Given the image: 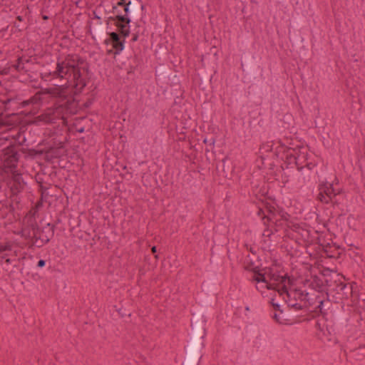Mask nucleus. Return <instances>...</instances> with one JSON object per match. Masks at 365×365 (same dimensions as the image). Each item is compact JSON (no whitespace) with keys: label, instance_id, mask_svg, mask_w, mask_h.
I'll return each mask as SVG.
<instances>
[{"label":"nucleus","instance_id":"ddd939ff","mask_svg":"<svg viewBox=\"0 0 365 365\" xmlns=\"http://www.w3.org/2000/svg\"><path fill=\"white\" fill-rule=\"evenodd\" d=\"M11 68H14L18 72L27 71L24 66V58L22 56H20L17 58L16 62L11 66Z\"/></svg>","mask_w":365,"mask_h":365},{"label":"nucleus","instance_id":"1a4fd4ad","mask_svg":"<svg viewBox=\"0 0 365 365\" xmlns=\"http://www.w3.org/2000/svg\"><path fill=\"white\" fill-rule=\"evenodd\" d=\"M108 35L111 37V44L113 46V48L115 50V51L113 50H108V53L118 54L124 48L125 40L120 38V36H122L120 33L118 34L113 31L108 33Z\"/></svg>","mask_w":365,"mask_h":365},{"label":"nucleus","instance_id":"423d86ee","mask_svg":"<svg viewBox=\"0 0 365 365\" xmlns=\"http://www.w3.org/2000/svg\"><path fill=\"white\" fill-rule=\"evenodd\" d=\"M319 192L317 197V200L326 204L332 202L333 198L336 195L334 192L333 185L327 182L319 185Z\"/></svg>","mask_w":365,"mask_h":365},{"label":"nucleus","instance_id":"de8ad7c7","mask_svg":"<svg viewBox=\"0 0 365 365\" xmlns=\"http://www.w3.org/2000/svg\"><path fill=\"white\" fill-rule=\"evenodd\" d=\"M6 262L9 263L10 262V259H6Z\"/></svg>","mask_w":365,"mask_h":365},{"label":"nucleus","instance_id":"c9c22d12","mask_svg":"<svg viewBox=\"0 0 365 365\" xmlns=\"http://www.w3.org/2000/svg\"><path fill=\"white\" fill-rule=\"evenodd\" d=\"M252 264H253V263L251 262L250 264H248L247 266L245 267V269H247V270H251L252 269V268H251Z\"/></svg>","mask_w":365,"mask_h":365},{"label":"nucleus","instance_id":"49530a36","mask_svg":"<svg viewBox=\"0 0 365 365\" xmlns=\"http://www.w3.org/2000/svg\"><path fill=\"white\" fill-rule=\"evenodd\" d=\"M204 143H207V139H205V140H204Z\"/></svg>","mask_w":365,"mask_h":365},{"label":"nucleus","instance_id":"c85d7f7f","mask_svg":"<svg viewBox=\"0 0 365 365\" xmlns=\"http://www.w3.org/2000/svg\"><path fill=\"white\" fill-rule=\"evenodd\" d=\"M272 318L278 323H282L280 319H279V316L277 314V313H274L272 316Z\"/></svg>","mask_w":365,"mask_h":365},{"label":"nucleus","instance_id":"4c0bfd02","mask_svg":"<svg viewBox=\"0 0 365 365\" xmlns=\"http://www.w3.org/2000/svg\"><path fill=\"white\" fill-rule=\"evenodd\" d=\"M16 20H18L19 21H23V18L21 16H18L16 17Z\"/></svg>","mask_w":365,"mask_h":365},{"label":"nucleus","instance_id":"a19ab883","mask_svg":"<svg viewBox=\"0 0 365 365\" xmlns=\"http://www.w3.org/2000/svg\"><path fill=\"white\" fill-rule=\"evenodd\" d=\"M48 19V17L47 16H46V15L43 16V20H47Z\"/></svg>","mask_w":365,"mask_h":365},{"label":"nucleus","instance_id":"f03ea898","mask_svg":"<svg viewBox=\"0 0 365 365\" xmlns=\"http://www.w3.org/2000/svg\"><path fill=\"white\" fill-rule=\"evenodd\" d=\"M205 324L206 321L203 316L197 314L195 317L192 323L194 329L193 338L187 350L185 364L195 365L197 360L198 362L200 361L202 356H198L197 351L205 347L204 342L200 341V339L202 341L206 336Z\"/></svg>","mask_w":365,"mask_h":365},{"label":"nucleus","instance_id":"f257e3e1","mask_svg":"<svg viewBox=\"0 0 365 365\" xmlns=\"http://www.w3.org/2000/svg\"><path fill=\"white\" fill-rule=\"evenodd\" d=\"M89 73L88 63L77 54H68L64 58H58L56 69L48 75L53 78L68 80L73 77V86L66 84L48 88L46 91L55 99L54 113L61 115H75L78 111V101L74 96L81 93L86 86Z\"/></svg>","mask_w":365,"mask_h":365},{"label":"nucleus","instance_id":"2eb2a0df","mask_svg":"<svg viewBox=\"0 0 365 365\" xmlns=\"http://www.w3.org/2000/svg\"><path fill=\"white\" fill-rule=\"evenodd\" d=\"M34 237L33 239H39L41 238L42 236H45L48 233V228L46 227L41 229L38 224H36L35 230H34Z\"/></svg>","mask_w":365,"mask_h":365},{"label":"nucleus","instance_id":"7ed1b4c3","mask_svg":"<svg viewBox=\"0 0 365 365\" xmlns=\"http://www.w3.org/2000/svg\"><path fill=\"white\" fill-rule=\"evenodd\" d=\"M125 6L124 4V0H117L116 3H113L112 6V10L110 13L113 16H110L108 19V22L110 21H113L115 26L118 28V31L122 36L125 38L130 34V24L131 19L130 17H124L123 7Z\"/></svg>","mask_w":365,"mask_h":365},{"label":"nucleus","instance_id":"b1692460","mask_svg":"<svg viewBox=\"0 0 365 365\" xmlns=\"http://www.w3.org/2000/svg\"><path fill=\"white\" fill-rule=\"evenodd\" d=\"M11 245L10 243H6L5 245L0 244V253L6 250H11Z\"/></svg>","mask_w":365,"mask_h":365},{"label":"nucleus","instance_id":"a211bd4d","mask_svg":"<svg viewBox=\"0 0 365 365\" xmlns=\"http://www.w3.org/2000/svg\"><path fill=\"white\" fill-rule=\"evenodd\" d=\"M317 299H319V301H318L319 304L315 307V312H320L324 317L327 314V313L324 312V311H323L324 301L321 299L320 297H317Z\"/></svg>","mask_w":365,"mask_h":365},{"label":"nucleus","instance_id":"9b49d317","mask_svg":"<svg viewBox=\"0 0 365 365\" xmlns=\"http://www.w3.org/2000/svg\"><path fill=\"white\" fill-rule=\"evenodd\" d=\"M290 227L296 233L297 240H302L304 242H309L311 241L310 230L308 229L299 224H293Z\"/></svg>","mask_w":365,"mask_h":365},{"label":"nucleus","instance_id":"bb28decb","mask_svg":"<svg viewBox=\"0 0 365 365\" xmlns=\"http://www.w3.org/2000/svg\"><path fill=\"white\" fill-rule=\"evenodd\" d=\"M45 264H46V261L43 259H40V260H38V262L37 263V267L41 268V267H44Z\"/></svg>","mask_w":365,"mask_h":365},{"label":"nucleus","instance_id":"e433bc0d","mask_svg":"<svg viewBox=\"0 0 365 365\" xmlns=\"http://www.w3.org/2000/svg\"><path fill=\"white\" fill-rule=\"evenodd\" d=\"M151 251L153 254L156 253L157 252V249H156V247L155 246H153L152 248H151Z\"/></svg>","mask_w":365,"mask_h":365},{"label":"nucleus","instance_id":"37998d69","mask_svg":"<svg viewBox=\"0 0 365 365\" xmlns=\"http://www.w3.org/2000/svg\"><path fill=\"white\" fill-rule=\"evenodd\" d=\"M250 251L252 253L255 254V252L253 251V250H252V247H250Z\"/></svg>","mask_w":365,"mask_h":365},{"label":"nucleus","instance_id":"4468645a","mask_svg":"<svg viewBox=\"0 0 365 365\" xmlns=\"http://www.w3.org/2000/svg\"><path fill=\"white\" fill-rule=\"evenodd\" d=\"M254 280L256 281L257 282L266 283V287L267 289H275V287H274V284H271V283L268 282V280H267V277H265L264 274L260 273L259 275L255 276L254 277Z\"/></svg>","mask_w":365,"mask_h":365},{"label":"nucleus","instance_id":"6e6552de","mask_svg":"<svg viewBox=\"0 0 365 365\" xmlns=\"http://www.w3.org/2000/svg\"><path fill=\"white\" fill-rule=\"evenodd\" d=\"M140 0H124V4L125 5L123 7L124 17H129L130 13L132 16H136L139 12L140 6H141V9H144V6L140 5Z\"/></svg>","mask_w":365,"mask_h":365},{"label":"nucleus","instance_id":"a878e982","mask_svg":"<svg viewBox=\"0 0 365 365\" xmlns=\"http://www.w3.org/2000/svg\"><path fill=\"white\" fill-rule=\"evenodd\" d=\"M92 103L93 101L91 99H88L86 102L83 103V106L84 108H88L91 106Z\"/></svg>","mask_w":365,"mask_h":365},{"label":"nucleus","instance_id":"c03bdc74","mask_svg":"<svg viewBox=\"0 0 365 365\" xmlns=\"http://www.w3.org/2000/svg\"><path fill=\"white\" fill-rule=\"evenodd\" d=\"M78 131H79L80 133H82V132L83 131V128L80 129Z\"/></svg>","mask_w":365,"mask_h":365},{"label":"nucleus","instance_id":"0eeeda50","mask_svg":"<svg viewBox=\"0 0 365 365\" xmlns=\"http://www.w3.org/2000/svg\"><path fill=\"white\" fill-rule=\"evenodd\" d=\"M46 228H48V233L45 236H42L41 238L32 239L29 242V248H34V247L38 248L42 247L50 241L51 237H52L54 234L55 225L48 223Z\"/></svg>","mask_w":365,"mask_h":365},{"label":"nucleus","instance_id":"f3484780","mask_svg":"<svg viewBox=\"0 0 365 365\" xmlns=\"http://www.w3.org/2000/svg\"><path fill=\"white\" fill-rule=\"evenodd\" d=\"M274 287H275V289H274L277 290L280 295L286 294L287 298H289L291 297L292 293H289L288 292L287 288L286 285L284 284V283L283 284L282 287H279V285L278 284H274Z\"/></svg>","mask_w":365,"mask_h":365},{"label":"nucleus","instance_id":"79ce46f5","mask_svg":"<svg viewBox=\"0 0 365 365\" xmlns=\"http://www.w3.org/2000/svg\"><path fill=\"white\" fill-rule=\"evenodd\" d=\"M11 99H7L6 101L5 102V103L6 104L7 103H10L11 102Z\"/></svg>","mask_w":365,"mask_h":365},{"label":"nucleus","instance_id":"f8f14e48","mask_svg":"<svg viewBox=\"0 0 365 365\" xmlns=\"http://www.w3.org/2000/svg\"><path fill=\"white\" fill-rule=\"evenodd\" d=\"M310 286L317 290L318 292H323V287H324V282H323V280L317 277V276H314L312 277V281L310 284Z\"/></svg>","mask_w":365,"mask_h":365},{"label":"nucleus","instance_id":"cd10ccee","mask_svg":"<svg viewBox=\"0 0 365 365\" xmlns=\"http://www.w3.org/2000/svg\"><path fill=\"white\" fill-rule=\"evenodd\" d=\"M251 271L253 272L256 275H259L261 273L259 267L252 268Z\"/></svg>","mask_w":365,"mask_h":365},{"label":"nucleus","instance_id":"aec40b11","mask_svg":"<svg viewBox=\"0 0 365 365\" xmlns=\"http://www.w3.org/2000/svg\"><path fill=\"white\" fill-rule=\"evenodd\" d=\"M326 330L327 331V332L329 333V334L331 335V334H336V329L334 328V325L331 324V322L330 321H328L327 319H326Z\"/></svg>","mask_w":365,"mask_h":365},{"label":"nucleus","instance_id":"2f4dec72","mask_svg":"<svg viewBox=\"0 0 365 365\" xmlns=\"http://www.w3.org/2000/svg\"><path fill=\"white\" fill-rule=\"evenodd\" d=\"M339 287L340 288L341 290H344V289L347 288V285L346 284L341 283L339 285Z\"/></svg>","mask_w":365,"mask_h":365},{"label":"nucleus","instance_id":"5701e85b","mask_svg":"<svg viewBox=\"0 0 365 365\" xmlns=\"http://www.w3.org/2000/svg\"><path fill=\"white\" fill-rule=\"evenodd\" d=\"M62 148H63L62 145H61L59 148H55L53 147H50L48 150V153H50L52 156L57 157L60 154L59 150L61 149Z\"/></svg>","mask_w":365,"mask_h":365},{"label":"nucleus","instance_id":"a18cd8bd","mask_svg":"<svg viewBox=\"0 0 365 365\" xmlns=\"http://www.w3.org/2000/svg\"><path fill=\"white\" fill-rule=\"evenodd\" d=\"M297 290H295V291L294 292V293H293V294H294V295H296V294H297Z\"/></svg>","mask_w":365,"mask_h":365},{"label":"nucleus","instance_id":"6ab92c4d","mask_svg":"<svg viewBox=\"0 0 365 365\" xmlns=\"http://www.w3.org/2000/svg\"><path fill=\"white\" fill-rule=\"evenodd\" d=\"M9 29V24L8 22L5 20L4 17H3L0 14V32H5Z\"/></svg>","mask_w":365,"mask_h":365},{"label":"nucleus","instance_id":"9d476101","mask_svg":"<svg viewBox=\"0 0 365 365\" xmlns=\"http://www.w3.org/2000/svg\"><path fill=\"white\" fill-rule=\"evenodd\" d=\"M36 221L33 217H29L26 222L24 224V226L20 232V235L25 239H29L30 241L34 237V230H35Z\"/></svg>","mask_w":365,"mask_h":365},{"label":"nucleus","instance_id":"58836bf2","mask_svg":"<svg viewBox=\"0 0 365 365\" xmlns=\"http://www.w3.org/2000/svg\"><path fill=\"white\" fill-rule=\"evenodd\" d=\"M93 15H94V18H95V19H101V17H100V16H98L96 14V12H93Z\"/></svg>","mask_w":365,"mask_h":365},{"label":"nucleus","instance_id":"72a5a7b5","mask_svg":"<svg viewBox=\"0 0 365 365\" xmlns=\"http://www.w3.org/2000/svg\"><path fill=\"white\" fill-rule=\"evenodd\" d=\"M296 160H297V158H296V157H295V156H294V155H290V157H289V160H290L291 162H292V161H294V162H295V163H297Z\"/></svg>","mask_w":365,"mask_h":365},{"label":"nucleus","instance_id":"4be33fe9","mask_svg":"<svg viewBox=\"0 0 365 365\" xmlns=\"http://www.w3.org/2000/svg\"><path fill=\"white\" fill-rule=\"evenodd\" d=\"M96 34L98 38H103L105 36V29L103 25L101 23L97 27Z\"/></svg>","mask_w":365,"mask_h":365},{"label":"nucleus","instance_id":"393cba45","mask_svg":"<svg viewBox=\"0 0 365 365\" xmlns=\"http://www.w3.org/2000/svg\"><path fill=\"white\" fill-rule=\"evenodd\" d=\"M271 304L273 307L274 310L279 311L281 313H282V310L280 309V305L278 303H274L273 299L271 301Z\"/></svg>","mask_w":365,"mask_h":365},{"label":"nucleus","instance_id":"ea45409f","mask_svg":"<svg viewBox=\"0 0 365 365\" xmlns=\"http://www.w3.org/2000/svg\"><path fill=\"white\" fill-rule=\"evenodd\" d=\"M30 61H31V60H30L29 58H28V59H24V64H25V63H29V62H30Z\"/></svg>","mask_w":365,"mask_h":365},{"label":"nucleus","instance_id":"dca6fc26","mask_svg":"<svg viewBox=\"0 0 365 365\" xmlns=\"http://www.w3.org/2000/svg\"><path fill=\"white\" fill-rule=\"evenodd\" d=\"M267 276H268L269 280H273L274 282H279L281 284H284L286 282L287 279H288L289 281H290V279H289V277L287 274L284 276H280L279 274H276V273H269V274H268Z\"/></svg>","mask_w":365,"mask_h":365},{"label":"nucleus","instance_id":"473e14b6","mask_svg":"<svg viewBox=\"0 0 365 365\" xmlns=\"http://www.w3.org/2000/svg\"><path fill=\"white\" fill-rule=\"evenodd\" d=\"M105 44H109L111 43V37L109 36V38H106L104 41Z\"/></svg>","mask_w":365,"mask_h":365},{"label":"nucleus","instance_id":"20e7f679","mask_svg":"<svg viewBox=\"0 0 365 365\" xmlns=\"http://www.w3.org/2000/svg\"><path fill=\"white\" fill-rule=\"evenodd\" d=\"M19 146L16 145H10L1 150L0 155V162L4 161V165L15 168L19 161L20 154L19 153Z\"/></svg>","mask_w":365,"mask_h":365},{"label":"nucleus","instance_id":"39448f33","mask_svg":"<svg viewBox=\"0 0 365 365\" xmlns=\"http://www.w3.org/2000/svg\"><path fill=\"white\" fill-rule=\"evenodd\" d=\"M26 182L24 181L22 174L16 171L11 173V180L9 182L10 191L11 192V197L16 198L18 193L22 192L26 187Z\"/></svg>","mask_w":365,"mask_h":365},{"label":"nucleus","instance_id":"7c9ffc66","mask_svg":"<svg viewBox=\"0 0 365 365\" xmlns=\"http://www.w3.org/2000/svg\"><path fill=\"white\" fill-rule=\"evenodd\" d=\"M14 26L18 29L19 31H21L23 30L22 26H21V25L16 22L14 23Z\"/></svg>","mask_w":365,"mask_h":365},{"label":"nucleus","instance_id":"412c9836","mask_svg":"<svg viewBox=\"0 0 365 365\" xmlns=\"http://www.w3.org/2000/svg\"><path fill=\"white\" fill-rule=\"evenodd\" d=\"M286 301H287L289 307H291L296 310L302 309V306L299 303L293 302L292 300L291 299V297L289 298H288V300H286Z\"/></svg>","mask_w":365,"mask_h":365},{"label":"nucleus","instance_id":"c756f323","mask_svg":"<svg viewBox=\"0 0 365 365\" xmlns=\"http://www.w3.org/2000/svg\"><path fill=\"white\" fill-rule=\"evenodd\" d=\"M274 214L270 211V214L268 216L264 217V218H267L268 221L273 220Z\"/></svg>","mask_w":365,"mask_h":365},{"label":"nucleus","instance_id":"f704fd0d","mask_svg":"<svg viewBox=\"0 0 365 365\" xmlns=\"http://www.w3.org/2000/svg\"><path fill=\"white\" fill-rule=\"evenodd\" d=\"M138 34H134L133 38H132V41H136L138 40Z\"/></svg>","mask_w":365,"mask_h":365}]
</instances>
